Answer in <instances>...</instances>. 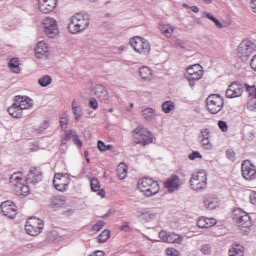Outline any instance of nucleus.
<instances>
[{
	"label": "nucleus",
	"instance_id": "6ab92c4d",
	"mask_svg": "<svg viewBox=\"0 0 256 256\" xmlns=\"http://www.w3.org/2000/svg\"><path fill=\"white\" fill-rule=\"evenodd\" d=\"M164 187L168 189L169 193H174L179 189V176L174 175L171 178H169L165 184Z\"/></svg>",
	"mask_w": 256,
	"mask_h": 256
},
{
	"label": "nucleus",
	"instance_id": "338daca9",
	"mask_svg": "<svg viewBox=\"0 0 256 256\" xmlns=\"http://www.w3.org/2000/svg\"><path fill=\"white\" fill-rule=\"evenodd\" d=\"M250 66L254 71H256V55L251 59Z\"/></svg>",
	"mask_w": 256,
	"mask_h": 256
},
{
	"label": "nucleus",
	"instance_id": "bb28decb",
	"mask_svg": "<svg viewBox=\"0 0 256 256\" xmlns=\"http://www.w3.org/2000/svg\"><path fill=\"white\" fill-rule=\"evenodd\" d=\"M8 67L12 73H21V68L19 67V58H12L8 63Z\"/></svg>",
	"mask_w": 256,
	"mask_h": 256
},
{
	"label": "nucleus",
	"instance_id": "c85d7f7f",
	"mask_svg": "<svg viewBox=\"0 0 256 256\" xmlns=\"http://www.w3.org/2000/svg\"><path fill=\"white\" fill-rule=\"evenodd\" d=\"M53 83V78L49 75H43L38 79V84L40 87H49Z\"/></svg>",
	"mask_w": 256,
	"mask_h": 256
},
{
	"label": "nucleus",
	"instance_id": "680f3d73",
	"mask_svg": "<svg viewBox=\"0 0 256 256\" xmlns=\"http://www.w3.org/2000/svg\"><path fill=\"white\" fill-rule=\"evenodd\" d=\"M200 133L202 137H207L208 135H210L211 131L209 130V128H205V129H202Z\"/></svg>",
	"mask_w": 256,
	"mask_h": 256
},
{
	"label": "nucleus",
	"instance_id": "f257e3e1",
	"mask_svg": "<svg viewBox=\"0 0 256 256\" xmlns=\"http://www.w3.org/2000/svg\"><path fill=\"white\" fill-rule=\"evenodd\" d=\"M33 107V100L27 96H15L14 103L8 107L7 111L14 119H21L23 117L24 109H31Z\"/></svg>",
	"mask_w": 256,
	"mask_h": 256
},
{
	"label": "nucleus",
	"instance_id": "de8ad7c7",
	"mask_svg": "<svg viewBox=\"0 0 256 256\" xmlns=\"http://www.w3.org/2000/svg\"><path fill=\"white\" fill-rule=\"evenodd\" d=\"M47 239L48 241H57V239H59V234L57 233V231H51L47 235Z\"/></svg>",
	"mask_w": 256,
	"mask_h": 256
},
{
	"label": "nucleus",
	"instance_id": "37998d69",
	"mask_svg": "<svg viewBox=\"0 0 256 256\" xmlns=\"http://www.w3.org/2000/svg\"><path fill=\"white\" fill-rule=\"evenodd\" d=\"M103 227H105V221L100 220L92 226V231H96V233H98V231L103 229Z\"/></svg>",
	"mask_w": 256,
	"mask_h": 256
},
{
	"label": "nucleus",
	"instance_id": "603ef678",
	"mask_svg": "<svg viewBox=\"0 0 256 256\" xmlns=\"http://www.w3.org/2000/svg\"><path fill=\"white\" fill-rule=\"evenodd\" d=\"M226 156H227V159H229L230 161H234L235 160V151L233 149H227Z\"/></svg>",
	"mask_w": 256,
	"mask_h": 256
},
{
	"label": "nucleus",
	"instance_id": "c9c22d12",
	"mask_svg": "<svg viewBox=\"0 0 256 256\" xmlns=\"http://www.w3.org/2000/svg\"><path fill=\"white\" fill-rule=\"evenodd\" d=\"M139 213H140L139 217H142L143 219H145V221H151L154 217H156L155 213H151L147 210H144Z\"/></svg>",
	"mask_w": 256,
	"mask_h": 256
},
{
	"label": "nucleus",
	"instance_id": "7c9ffc66",
	"mask_svg": "<svg viewBox=\"0 0 256 256\" xmlns=\"http://www.w3.org/2000/svg\"><path fill=\"white\" fill-rule=\"evenodd\" d=\"M26 223L34 226V227H40V229H43L44 227V223H43V220L37 218V217H34V218H29Z\"/></svg>",
	"mask_w": 256,
	"mask_h": 256
},
{
	"label": "nucleus",
	"instance_id": "473e14b6",
	"mask_svg": "<svg viewBox=\"0 0 256 256\" xmlns=\"http://www.w3.org/2000/svg\"><path fill=\"white\" fill-rule=\"evenodd\" d=\"M159 182H157V190L153 191V184H150L146 189H145V193L144 195H146V197H153V195H157V193H159Z\"/></svg>",
	"mask_w": 256,
	"mask_h": 256
},
{
	"label": "nucleus",
	"instance_id": "1a4fd4ad",
	"mask_svg": "<svg viewBox=\"0 0 256 256\" xmlns=\"http://www.w3.org/2000/svg\"><path fill=\"white\" fill-rule=\"evenodd\" d=\"M44 31L49 39H55L56 35H59V28L57 27V20L51 17H47L43 21Z\"/></svg>",
	"mask_w": 256,
	"mask_h": 256
},
{
	"label": "nucleus",
	"instance_id": "f3484780",
	"mask_svg": "<svg viewBox=\"0 0 256 256\" xmlns=\"http://www.w3.org/2000/svg\"><path fill=\"white\" fill-rule=\"evenodd\" d=\"M152 185V191H157V181L151 179V178H143L142 180L138 181L137 188L141 193L145 194V190Z\"/></svg>",
	"mask_w": 256,
	"mask_h": 256
},
{
	"label": "nucleus",
	"instance_id": "ddd939ff",
	"mask_svg": "<svg viewBox=\"0 0 256 256\" xmlns=\"http://www.w3.org/2000/svg\"><path fill=\"white\" fill-rule=\"evenodd\" d=\"M243 91V84L239 82H232L226 90V97L227 99L241 97V95H243Z\"/></svg>",
	"mask_w": 256,
	"mask_h": 256
},
{
	"label": "nucleus",
	"instance_id": "4d7b16f0",
	"mask_svg": "<svg viewBox=\"0 0 256 256\" xmlns=\"http://www.w3.org/2000/svg\"><path fill=\"white\" fill-rule=\"evenodd\" d=\"M249 197H250V203H252V205H256V192L252 191Z\"/></svg>",
	"mask_w": 256,
	"mask_h": 256
},
{
	"label": "nucleus",
	"instance_id": "9d476101",
	"mask_svg": "<svg viewBox=\"0 0 256 256\" xmlns=\"http://www.w3.org/2000/svg\"><path fill=\"white\" fill-rule=\"evenodd\" d=\"M242 177L246 179V181H253L256 179V169L253 164L249 160H245L241 164Z\"/></svg>",
	"mask_w": 256,
	"mask_h": 256
},
{
	"label": "nucleus",
	"instance_id": "69168bd1",
	"mask_svg": "<svg viewBox=\"0 0 256 256\" xmlns=\"http://www.w3.org/2000/svg\"><path fill=\"white\" fill-rule=\"evenodd\" d=\"M169 27H170V25L160 24L159 29H160L161 33L164 34Z\"/></svg>",
	"mask_w": 256,
	"mask_h": 256
},
{
	"label": "nucleus",
	"instance_id": "e433bc0d",
	"mask_svg": "<svg viewBox=\"0 0 256 256\" xmlns=\"http://www.w3.org/2000/svg\"><path fill=\"white\" fill-rule=\"evenodd\" d=\"M200 251L202 255H211V253H213V248L211 247V244H203Z\"/></svg>",
	"mask_w": 256,
	"mask_h": 256
},
{
	"label": "nucleus",
	"instance_id": "aec40b11",
	"mask_svg": "<svg viewBox=\"0 0 256 256\" xmlns=\"http://www.w3.org/2000/svg\"><path fill=\"white\" fill-rule=\"evenodd\" d=\"M49 53V48L47 47V44L43 41H40L37 43L35 48V55L37 59H43Z\"/></svg>",
	"mask_w": 256,
	"mask_h": 256
},
{
	"label": "nucleus",
	"instance_id": "3c124183",
	"mask_svg": "<svg viewBox=\"0 0 256 256\" xmlns=\"http://www.w3.org/2000/svg\"><path fill=\"white\" fill-rule=\"evenodd\" d=\"M197 226L200 229H207V223H206L205 217H202V218L198 219Z\"/></svg>",
	"mask_w": 256,
	"mask_h": 256
},
{
	"label": "nucleus",
	"instance_id": "0eeeda50",
	"mask_svg": "<svg viewBox=\"0 0 256 256\" xmlns=\"http://www.w3.org/2000/svg\"><path fill=\"white\" fill-rule=\"evenodd\" d=\"M255 53V44L249 40H244L240 43L238 47V57L242 61H247L250 55Z\"/></svg>",
	"mask_w": 256,
	"mask_h": 256
},
{
	"label": "nucleus",
	"instance_id": "20e7f679",
	"mask_svg": "<svg viewBox=\"0 0 256 256\" xmlns=\"http://www.w3.org/2000/svg\"><path fill=\"white\" fill-rule=\"evenodd\" d=\"M130 45L140 55H149L151 53V44L145 38L135 36L130 39Z\"/></svg>",
	"mask_w": 256,
	"mask_h": 256
},
{
	"label": "nucleus",
	"instance_id": "052dcab7",
	"mask_svg": "<svg viewBox=\"0 0 256 256\" xmlns=\"http://www.w3.org/2000/svg\"><path fill=\"white\" fill-rule=\"evenodd\" d=\"M89 256H105V252L103 250H96L93 254H90Z\"/></svg>",
	"mask_w": 256,
	"mask_h": 256
},
{
	"label": "nucleus",
	"instance_id": "412c9836",
	"mask_svg": "<svg viewBox=\"0 0 256 256\" xmlns=\"http://www.w3.org/2000/svg\"><path fill=\"white\" fill-rule=\"evenodd\" d=\"M61 177H63V175L59 173L56 174L54 176L53 185L57 191L63 193L64 191H67V187H69V185L67 183H63V179Z\"/></svg>",
	"mask_w": 256,
	"mask_h": 256
},
{
	"label": "nucleus",
	"instance_id": "bf43d9fd",
	"mask_svg": "<svg viewBox=\"0 0 256 256\" xmlns=\"http://www.w3.org/2000/svg\"><path fill=\"white\" fill-rule=\"evenodd\" d=\"M129 223H124L122 226H120V231H124L125 233L130 231Z\"/></svg>",
	"mask_w": 256,
	"mask_h": 256
},
{
	"label": "nucleus",
	"instance_id": "c756f323",
	"mask_svg": "<svg viewBox=\"0 0 256 256\" xmlns=\"http://www.w3.org/2000/svg\"><path fill=\"white\" fill-rule=\"evenodd\" d=\"M142 115L146 121H153V119H155V110L146 108L142 111Z\"/></svg>",
	"mask_w": 256,
	"mask_h": 256
},
{
	"label": "nucleus",
	"instance_id": "79ce46f5",
	"mask_svg": "<svg viewBox=\"0 0 256 256\" xmlns=\"http://www.w3.org/2000/svg\"><path fill=\"white\" fill-rule=\"evenodd\" d=\"M88 107H90V109H93L94 111H97V109H99V102H97V99L95 98H90L88 102Z\"/></svg>",
	"mask_w": 256,
	"mask_h": 256
},
{
	"label": "nucleus",
	"instance_id": "ea45409f",
	"mask_svg": "<svg viewBox=\"0 0 256 256\" xmlns=\"http://www.w3.org/2000/svg\"><path fill=\"white\" fill-rule=\"evenodd\" d=\"M97 147L99 149V151H111V149H113L112 145H105V142L99 140Z\"/></svg>",
	"mask_w": 256,
	"mask_h": 256
},
{
	"label": "nucleus",
	"instance_id": "c03bdc74",
	"mask_svg": "<svg viewBox=\"0 0 256 256\" xmlns=\"http://www.w3.org/2000/svg\"><path fill=\"white\" fill-rule=\"evenodd\" d=\"M218 127L222 133H227V131H229V126L227 125V122L223 120L218 121Z\"/></svg>",
	"mask_w": 256,
	"mask_h": 256
},
{
	"label": "nucleus",
	"instance_id": "39448f33",
	"mask_svg": "<svg viewBox=\"0 0 256 256\" xmlns=\"http://www.w3.org/2000/svg\"><path fill=\"white\" fill-rule=\"evenodd\" d=\"M223 105H225V101L219 94H211L206 99V107L212 115H217L223 109Z\"/></svg>",
	"mask_w": 256,
	"mask_h": 256
},
{
	"label": "nucleus",
	"instance_id": "4be33fe9",
	"mask_svg": "<svg viewBox=\"0 0 256 256\" xmlns=\"http://www.w3.org/2000/svg\"><path fill=\"white\" fill-rule=\"evenodd\" d=\"M73 18L77 20L78 25L83 31L89 28V14H76Z\"/></svg>",
	"mask_w": 256,
	"mask_h": 256
},
{
	"label": "nucleus",
	"instance_id": "4c0bfd02",
	"mask_svg": "<svg viewBox=\"0 0 256 256\" xmlns=\"http://www.w3.org/2000/svg\"><path fill=\"white\" fill-rule=\"evenodd\" d=\"M204 205H205L206 209L213 210L217 207V202H215L211 198H209V199L205 198L204 199Z\"/></svg>",
	"mask_w": 256,
	"mask_h": 256
},
{
	"label": "nucleus",
	"instance_id": "4468645a",
	"mask_svg": "<svg viewBox=\"0 0 256 256\" xmlns=\"http://www.w3.org/2000/svg\"><path fill=\"white\" fill-rule=\"evenodd\" d=\"M23 181V178L19 177L17 174H12L10 176V183H16L17 189L20 191V195H23L24 197H27L29 195V186L23 185L21 183Z\"/></svg>",
	"mask_w": 256,
	"mask_h": 256
},
{
	"label": "nucleus",
	"instance_id": "a878e982",
	"mask_svg": "<svg viewBox=\"0 0 256 256\" xmlns=\"http://www.w3.org/2000/svg\"><path fill=\"white\" fill-rule=\"evenodd\" d=\"M50 207L54 211H58V209H61V207H65V200L59 197H52L50 202Z\"/></svg>",
	"mask_w": 256,
	"mask_h": 256
},
{
	"label": "nucleus",
	"instance_id": "a19ab883",
	"mask_svg": "<svg viewBox=\"0 0 256 256\" xmlns=\"http://www.w3.org/2000/svg\"><path fill=\"white\" fill-rule=\"evenodd\" d=\"M246 91L249 93L250 97L256 99V87L255 85L250 86L249 84H245Z\"/></svg>",
	"mask_w": 256,
	"mask_h": 256
},
{
	"label": "nucleus",
	"instance_id": "5701e85b",
	"mask_svg": "<svg viewBox=\"0 0 256 256\" xmlns=\"http://www.w3.org/2000/svg\"><path fill=\"white\" fill-rule=\"evenodd\" d=\"M139 75L143 81L153 80V71L148 66H142L139 69Z\"/></svg>",
	"mask_w": 256,
	"mask_h": 256
},
{
	"label": "nucleus",
	"instance_id": "58836bf2",
	"mask_svg": "<svg viewBox=\"0 0 256 256\" xmlns=\"http://www.w3.org/2000/svg\"><path fill=\"white\" fill-rule=\"evenodd\" d=\"M72 113L75 117L76 123H79V121H81V117H83V110L81 107L72 110Z\"/></svg>",
	"mask_w": 256,
	"mask_h": 256
},
{
	"label": "nucleus",
	"instance_id": "09e8293b",
	"mask_svg": "<svg viewBox=\"0 0 256 256\" xmlns=\"http://www.w3.org/2000/svg\"><path fill=\"white\" fill-rule=\"evenodd\" d=\"M206 220V229H209V227H213L214 225H217V220L215 218H205Z\"/></svg>",
	"mask_w": 256,
	"mask_h": 256
},
{
	"label": "nucleus",
	"instance_id": "8fccbe9b",
	"mask_svg": "<svg viewBox=\"0 0 256 256\" xmlns=\"http://www.w3.org/2000/svg\"><path fill=\"white\" fill-rule=\"evenodd\" d=\"M117 171H118V178L120 180H123L127 177V168H123L122 170L121 168H119Z\"/></svg>",
	"mask_w": 256,
	"mask_h": 256
},
{
	"label": "nucleus",
	"instance_id": "2f4dec72",
	"mask_svg": "<svg viewBox=\"0 0 256 256\" xmlns=\"http://www.w3.org/2000/svg\"><path fill=\"white\" fill-rule=\"evenodd\" d=\"M175 109V102L169 100L165 101L162 104V111L164 113H169L170 111H173Z\"/></svg>",
	"mask_w": 256,
	"mask_h": 256
},
{
	"label": "nucleus",
	"instance_id": "6e6552de",
	"mask_svg": "<svg viewBox=\"0 0 256 256\" xmlns=\"http://www.w3.org/2000/svg\"><path fill=\"white\" fill-rule=\"evenodd\" d=\"M233 220L238 227H244L245 229L252 225L251 216L241 209L234 210Z\"/></svg>",
	"mask_w": 256,
	"mask_h": 256
},
{
	"label": "nucleus",
	"instance_id": "2eb2a0df",
	"mask_svg": "<svg viewBox=\"0 0 256 256\" xmlns=\"http://www.w3.org/2000/svg\"><path fill=\"white\" fill-rule=\"evenodd\" d=\"M57 7V0H38V9L41 13H51Z\"/></svg>",
	"mask_w": 256,
	"mask_h": 256
},
{
	"label": "nucleus",
	"instance_id": "dca6fc26",
	"mask_svg": "<svg viewBox=\"0 0 256 256\" xmlns=\"http://www.w3.org/2000/svg\"><path fill=\"white\" fill-rule=\"evenodd\" d=\"M41 179H43V174L41 171L37 170V168H33L27 175L26 183L28 185H37Z\"/></svg>",
	"mask_w": 256,
	"mask_h": 256
},
{
	"label": "nucleus",
	"instance_id": "e2e57ef3",
	"mask_svg": "<svg viewBox=\"0 0 256 256\" xmlns=\"http://www.w3.org/2000/svg\"><path fill=\"white\" fill-rule=\"evenodd\" d=\"M74 143L77 147H83V142L81 141V139H79V136L74 138Z\"/></svg>",
	"mask_w": 256,
	"mask_h": 256
},
{
	"label": "nucleus",
	"instance_id": "7ed1b4c3",
	"mask_svg": "<svg viewBox=\"0 0 256 256\" xmlns=\"http://www.w3.org/2000/svg\"><path fill=\"white\" fill-rule=\"evenodd\" d=\"M190 187L194 191H203L207 188V171L202 170L200 172L192 174L190 178Z\"/></svg>",
	"mask_w": 256,
	"mask_h": 256
},
{
	"label": "nucleus",
	"instance_id": "9b49d317",
	"mask_svg": "<svg viewBox=\"0 0 256 256\" xmlns=\"http://www.w3.org/2000/svg\"><path fill=\"white\" fill-rule=\"evenodd\" d=\"M0 209L3 215H5V217H8L9 219H15V217L17 216V206L11 200L2 202L0 204Z\"/></svg>",
	"mask_w": 256,
	"mask_h": 256
},
{
	"label": "nucleus",
	"instance_id": "0e129e2a",
	"mask_svg": "<svg viewBox=\"0 0 256 256\" xmlns=\"http://www.w3.org/2000/svg\"><path fill=\"white\" fill-rule=\"evenodd\" d=\"M169 27H170V25L160 24L159 29H160L161 33L164 34Z\"/></svg>",
	"mask_w": 256,
	"mask_h": 256
},
{
	"label": "nucleus",
	"instance_id": "cd10ccee",
	"mask_svg": "<svg viewBox=\"0 0 256 256\" xmlns=\"http://www.w3.org/2000/svg\"><path fill=\"white\" fill-rule=\"evenodd\" d=\"M229 256H244L243 255V246L241 244H235L229 250Z\"/></svg>",
	"mask_w": 256,
	"mask_h": 256
},
{
	"label": "nucleus",
	"instance_id": "f8f14e48",
	"mask_svg": "<svg viewBox=\"0 0 256 256\" xmlns=\"http://www.w3.org/2000/svg\"><path fill=\"white\" fill-rule=\"evenodd\" d=\"M159 238L164 243H176L178 245H181L183 242V236L171 232H167L165 230H161L159 232Z\"/></svg>",
	"mask_w": 256,
	"mask_h": 256
},
{
	"label": "nucleus",
	"instance_id": "774afa93",
	"mask_svg": "<svg viewBox=\"0 0 256 256\" xmlns=\"http://www.w3.org/2000/svg\"><path fill=\"white\" fill-rule=\"evenodd\" d=\"M250 7L254 13H256V0H251Z\"/></svg>",
	"mask_w": 256,
	"mask_h": 256
},
{
	"label": "nucleus",
	"instance_id": "13d9d810",
	"mask_svg": "<svg viewBox=\"0 0 256 256\" xmlns=\"http://www.w3.org/2000/svg\"><path fill=\"white\" fill-rule=\"evenodd\" d=\"M49 127V122L48 121H45L39 128H38V131L39 132H43L45 131L46 129H48Z\"/></svg>",
	"mask_w": 256,
	"mask_h": 256
},
{
	"label": "nucleus",
	"instance_id": "393cba45",
	"mask_svg": "<svg viewBox=\"0 0 256 256\" xmlns=\"http://www.w3.org/2000/svg\"><path fill=\"white\" fill-rule=\"evenodd\" d=\"M25 231L27 235H31L32 237H37V235H39V233H41L43 229L37 226H33L32 224H29V222H26Z\"/></svg>",
	"mask_w": 256,
	"mask_h": 256
},
{
	"label": "nucleus",
	"instance_id": "a211bd4d",
	"mask_svg": "<svg viewBox=\"0 0 256 256\" xmlns=\"http://www.w3.org/2000/svg\"><path fill=\"white\" fill-rule=\"evenodd\" d=\"M95 96L101 103H105L106 105L109 103L110 96L107 89H105V86L103 85L96 86Z\"/></svg>",
	"mask_w": 256,
	"mask_h": 256
},
{
	"label": "nucleus",
	"instance_id": "864d4df0",
	"mask_svg": "<svg viewBox=\"0 0 256 256\" xmlns=\"http://www.w3.org/2000/svg\"><path fill=\"white\" fill-rule=\"evenodd\" d=\"M166 255L168 256H179V251L175 250L174 248H167Z\"/></svg>",
	"mask_w": 256,
	"mask_h": 256
},
{
	"label": "nucleus",
	"instance_id": "f704fd0d",
	"mask_svg": "<svg viewBox=\"0 0 256 256\" xmlns=\"http://www.w3.org/2000/svg\"><path fill=\"white\" fill-rule=\"evenodd\" d=\"M90 187H91V191H94V192L99 191V189H101V183L99 182V179H97L96 177L92 178L90 180Z\"/></svg>",
	"mask_w": 256,
	"mask_h": 256
},
{
	"label": "nucleus",
	"instance_id": "5fc2aeb1",
	"mask_svg": "<svg viewBox=\"0 0 256 256\" xmlns=\"http://www.w3.org/2000/svg\"><path fill=\"white\" fill-rule=\"evenodd\" d=\"M68 123H69V119H67V117H62L60 119V127H61V129H67Z\"/></svg>",
	"mask_w": 256,
	"mask_h": 256
},
{
	"label": "nucleus",
	"instance_id": "72a5a7b5",
	"mask_svg": "<svg viewBox=\"0 0 256 256\" xmlns=\"http://www.w3.org/2000/svg\"><path fill=\"white\" fill-rule=\"evenodd\" d=\"M109 237H111V231L107 229L102 231V233L98 236V243H106Z\"/></svg>",
	"mask_w": 256,
	"mask_h": 256
},
{
	"label": "nucleus",
	"instance_id": "b1692460",
	"mask_svg": "<svg viewBox=\"0 0 256 256\" xmlns=\"http://www.w3.org/2000/svg\"><path fill=\"white\" fill-rule=\"evenodd\" d=\"M68 29L70 33H72V35H77V33H81V31H84L73 16L70 18Z\"/></svg>",
	"mask_w": 256,
	"mask_h": 256
},
{
	"label": "nucleus",
	"instance_id": "49530a36",
	"mask_svg": "<svg viewBox=\"0 0 256 256\" xmlns=\"http://www.w3.org/2000/svg\"><path fill=\"white\" fill-rule=\"evenodd\" d=\"M200 143L204 149H211L212 147L211 142L209 141V137H203Z\"/></svg>",
	"mask_w": 256,
	"mask_h": 256
},
{
	"label": "nucleus",
	"instance_id": "f03ea898",
	"mask_svg": "<svg viewBox=\"0 0 256 256\" xmlns=\"http://www.w3.org/2000/svg\"><path fill=\"white\" fill-rule=\"evenodd\" d=\"M132 137L136 145H142L145 147V145L153 143V134H151L147 128L141 126L133 130Z\"/></svg>",
	"mask_w": 256,
	"mask_h": 256
},
{
	"label": "nucleus",
	"instance_id": "a18cd8bd",
	"mask_svg": "<svg viewBox=\"0 0 256 256\" xmlns=\"http://www.w3.org/2000/svg\"><path fill=\"white\" fill-rule=\"evenodd\" d=\"M188 159H190V161H195V159H203V155H201L199 151H193L188 155Z\"/></svg>",
	"mask_w": 256,
	"mask_h": 256
},
{
	"label": "nucleus",
	"instance_id": "6e6d98bb",
	"mask_svg": "<svg viewBox=\"0 0 256 256\" xmlns=\"http://www.w3.org/2000/svg\"><path fill=\"white\" fill-rule=\"evenodd\" d=\"M174 31H175V28L170 26L169 28L166 29L163 35H165V37H168V38L172 37Z\"/></svg>",
	"mask_w": 256,
	"mask_h": 256
},
{
	"label": "nucleus",
	"instance_id": "423d86ee",
	"mask_svg": "<svg viewBox=\"0 0 256 256\" xmlns=\"http://www.w3.org/2000/svg\"><path fill=\"white\" fill-rule=\"evenodd\" d=\"M186 73L190 87H195V82L203 77V67L199 64L191 65L187 68Z\"/></svg>",
	"mask_w": 256,
	"mask_h": 256
}]
</instances>
